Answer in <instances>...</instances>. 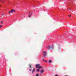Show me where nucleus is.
<instances>
[{
  "mask_svg": "<svg viewBox=\"0 0 76 76\" xmlns=\"http://www.w3.org/2000/svg\"><path fill=\"white\" fill-rule=\"evenodd\" d=\"M45 62H46V63L47 62V61L45 60Z\"/></svg>",
  "mask_w": 76,
  "mask_h": 76,
  "instance_id": "obj_15",
  "label": "nucleus"
},
{
  "mask_svg": "<svg viewBox=\"0 0 76 76\" xmlns=\"http://www.w3.org/2000/svg\"><path fill=\"white\" fill-rule=\"evenodd\" d=\"M42 60H43V61H45V60H44V59H42Z\"/></svg>",
  "mask_w": 76,
  "mask_h": 76,
  "instance_id": "obj_16",
  "label": "nucleus"
},
{
  "mask_svg": "<svg viewBox=\"0 0 76 76\" xmlns=\"http://www.w3.org/2000/svg\"><path fill=\"white\" fill-rule=\"evenodd\" d=\"M13 12H15V11L14 10H12L11 11H9V14L11 13H13Z\"/></svg>",
  "mask_w": 76,
  "mask_h": 76,
  "instance_id": "obj_3",
  "label": "nucleus"
},
{
  "mask_svg": "<svg viewBox=\"0 0 76 76\" xmlns=\"http://www.w3.org/2000/svg\"><path fill=\"white\" fill-rule=\"evenodd\" d=\"M29 70H30V71H31V69H29Z\"/></svg>",
  "mask_w": 76,
  "mask_h": 76,
  "instance_id": "obj_19",
  "label": "nucleus"
},
{
  "mask_svg": "<svg viewBox=\"0 0 76 76\" xmlns=\"http://www.w3.org/2000/svg\"><path fill=\"white\" fill-rule=\"evenodd\" d=\"M56 76H58V75H55Z\"/></svg>",
  "mask_w": 76,
  "mask_h": 76,
  "instance_id": "obj_17",
  "label": "nucleus"
},
{
  "mask_svg": "<svg viewBox=\"0 0 76 76\" xmlns=\"http://www.w3.org/2000/svg\"><path fill=\"white\" fill-rule=\"evenodd\" d=\"M51 60L49 61V63H51Z\"/></svg>",
  "mask_w": 76,
  "mask_h": 76,
  "instance_id": "obj_12",
  "label": "nucleus"
},
{
  "mask_svg": "<svg viewBox=\"0 0 76 76\" xmlns=\"http://www.w3.org/2000/svg\"><path fill=\"white\" fill-rule=\"evenodd\" d=\"M43 57H45L47 56V52L44 51L42 52Z\"/></svg>",
  "mask_w": 76,
  "mask_h": 76,
  "instance_id": "obj_1",
  "label": "nucleus"
},
{
  "mask_svg": "<svg viewBox=\"0 0 76 76\" xmlns=\"http://www.w3.org/2000/svg\"><path fill=\"white\" fill-rule=\"evenodd\" d=\"M36 68H38V69L42 68V67L41 66H40V65L39 64H37L36 65Z\"/></svg>",
  "mask_w": 76,
  "mask_h": 76,
  "instance_id": "obj_2",
  "label": "nucleus"
},
{
  "mask_svg": "<svg viewBox=\"0 0 76 76\" xmlns=\"http://www.w3.org/2000/svg\"><path fill=\"white\" fill-rule=\"evenodd\" d=\"M3 16H4V14H3Z\"/></svg>",
  "mask_w": 76,
  "mask_h": 76,
  "instance_id": "obj_20",
  "label": "nucleus"
},
{
  "mask_svg": "<svg viewBox=\"0 0 76 76\" xmlns=\"http://www.w3.org/2000/svg\"><path fill=\"white\" fill-rule=\"evenodd\" d=\"M36 76H39V75L38 74H37L36 75Z\"/></svg>",
  "mask_w": 76,
  "mask_h": 76,
  "instance_id": "obj_13",
  "label": "nucleus"
},
{
  "mask_svg": "<svg viewBox=\"0 0 76 76\" xmlns=\"http://www.w3.org/2000/svg\"><path fill=\"white\" fill-rule=\"evenodd\" d=\"M34 72H35V69H33L32 71V73H33Z\"/></svg>",
  "mask_w": 76,
  "mask_h": 76,
  "instance_id": "obj_7",
  "label": "nucleus"
},
{
  "mask_svg": "<svg viewBox=\"0 0 76 76\" xmlns=\"http://www.w3.org/2000/svg\"><path fill=\"white\" fill-rule=\"evenodd\" d=\"M33 7H34V6H33Z\"/></svg>",
  "mask_w": 76,
  "mask_h": 76,
  "instance_id": "obj_23",
  "label": "nucleus"
},
{
  "mask_svg": "<svg viewBox=\"0 0 76 76\" xmlns=\"http://www.w3.org/2000/svg\"><path fill=\"white\" fill-rule=\"evenodd\" d=\"M39 71V69H37V72H38V71Z\"/></svg>",
  "mask_w": 76,
  "mask_h": 76,
  "instance_id": "obj_10",
  "label": "nucleus"
},
{
  "mask_svg": "<svg viewBox=\"0 0 76 76\" xmlns=\"http://www.w3.org/2000/svg\"><path fill=\"white\" fill-rule=\"evenodd\" d=\"M44 69H42L41 71L40 72L42 73H43V72H44Z\"/></svg>",
  "mask_w": 76,
  "mask_h": 76,
  "instance_id": "obj_5",
  "label": "nucleus"
},
{
  "mask_svg": "<svg viewBox=\"0 0 76 76\" xmlns=\"http://www.w3.org/2000/svg\"><path fill=\"white\" fill-rule=\"evenodd\" d=\"M50 48H51V46L50 45H48V46L47 47V48L48 49V50H50Z\"/></svg>",
  "mask_w": 76,
  "mask_h": 76,
  "instance_id": "obj_4",
  "label": "nucleus"
},
{
  "mask_svg": "<svg viewBox=\"0 0 76 76\" xmlns=\"http://www.w3.org/2000/svg\"><path fill=\"white\" fill-rule=\"evenodd\" d=\"M3 23V21H2L1 22V24H2Z\"/></svg>",
  "mask_w": 76,
  "mask_h": 76,
  "instance_id": "obj_9",
  "label": "nucleus"
},
{
  "mask_svg": "<svg viewBox=\"0 0 76 76\" xmlns=\"http://www.w3.org/2000/svg\"><path fill=\"white\" fill-rule=\"evenodd\" d=\"M54 48V47H53V45H52V48H51L53 49V48Z\"/></svg>",
  "mask_w": 76,
  "mask_h": 76,
  "instance_id": "obj_8",
  "label": "nucleus"
},
{
  "mask_svg": "<svg viewBox=\"0 0 76 76\" xmlns=\"http://www.w3.org/2000/svg\"><path fill=\"white\" fill-rule=\"evenodd\" d=\"M0 7H1V5H0Z\"/></svg>",
  "mask_w": 76,
  "mask_h": 76,
  "instance_id": "obj_22",
  "label": "nucleus"
},
{
  "mask_svg": "<svg viewBox=\"0 0 76 76\" xmlns=\"http://www.w3.org/2000/svg\"><path fill=\"white\" fill-rule=\"evenodd\" d=\"M31 14L32 15V13H31V12H30L29 14H28V17H31V15H30V14Z\"/></svg>",
  "mask_w": 76,
  "mask_h": 76,
  "instance_id": "obj_6",
  "label": "nucleus"
},
{
  "mask_svg": "<svg viewBox=\"0 0 76 76\" xmlns=\"http://www.w3.org/2000/svg\"><path fill=\"white\" fill-rule=\"evenodd\" d=\"M2 26H2L0 25V28H1V27H2Z\"/></svg>",
  "mask_w": 76,
  "mask_h": 76,
  "instance_id": "obj_14",
  "label": "nucleus"
},
{
  "mask_svg": "<svg viewBox=\"0 0 76 76\" xmlns=\"http://www.w3.org/2000/svg\"><path fill=\"white\" fill-rule=\"evenodd\" d=\"M40 75H41V74L40 73Z\"/></svg>",
  "mask_w": 76,
  "mask_h": 76,
  "instance_id": "obj_21",
  "label": "nucleus"
},
{
  "mask_svg": "<svg viewBox=\"0 0 76 76\" xmlns=\"http://www.w3.org/2000/svg\"><path fill=\"white\" fill-rule=\"evenodd\" d=\"M69 17H70V16H71V15H69Z\"/></svg>",
  "mask_w": 76,
  "mask_h": 76,
  "instance_id": "obj_18",
  "label": "nucleus"
},
{
  "mask_svg": "<svg viewBox=\"0 0 76 76\" xmlns=\"http://www.w3.org/2000/svg\"><path fill=\"white\" fill-rule=\"evenodd\" d=\"M29 67H30V68H31V65L29 64Z\"/></svg>",
  "mask_w": 76,
  "mask_h": 76,
  "instance_id": "obj_11",
  "label": "nucleus"
}]
</instances>
